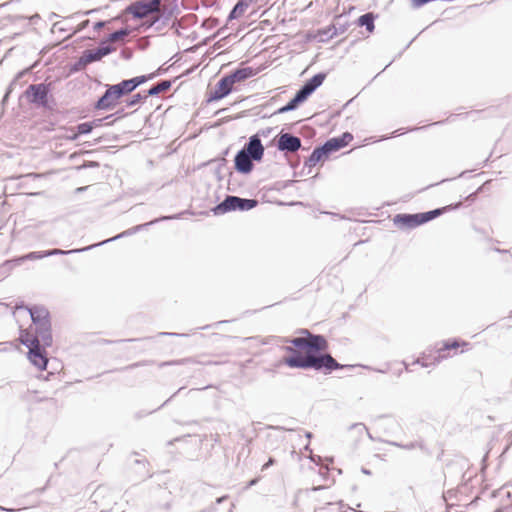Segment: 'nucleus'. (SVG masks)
<instances>
[{
    "mask_svg": "<svg viewBox=\"0 0 512 512\" xmlns=\"http://www.w3.org/2000/svg\"><path fill=\"white\" fill-rule=\"evenodd\" d=\"M299 336L285 338L284 342L289 343L285 350L289 356L282 360V363L290 368L313 369L325 375L335 370H353L356 365L341 364L327 352L329 343L322 334H314L308 329L298 330Z\"/></svg>",
    "mask_w": 512,
    "mask_h": 512,
    "instance_id": "1",
    "label": "nucleus"
},
{
    "mask_svg": "<svg viewBox=\"0 0 512 512\" xmlns=\"http://www.w3.org/2000/svg\"><path fill=\"white\" fill-rule=\"evenodd\" d=\"M20 308H24L28 311L32 325L34 328L29 327L26 329L31 336H37V338L44 342V346L51 347L53 344L52 336V324L51 315L49 310L44 305H21ZM24 330L20 328V331Z\"/></svg>",
    "mask_w": 512,
    "mask_h": 512,
    "instance_id": "2",
    "label": "nucleus"
},
{
    "mask_svg": "<svg viewBox=\"0 0 512 512\" xmlns=\"http://www.w3.org/2000/svg\"><path fill=\"white\" fill-rule=\"evenodd\" d=\"M462 206V202L458 201L443 207H438L425 212L418 213H398L395 214L392 221L400 230H411L423 224H426L437 217L449 211H454Z\"/></svg>",
    "mask_w": 512,
    "mask_h": 512,
    "instance_id": "3",
    "label": "nucleus"
},
{
    "mask_svg": "<svg viewBox=\"0 0 512 512\" xmlns=\"http://www.w3.org/2000/svg\"><path fill=\"white\" fill-rule=\"evenodd\" d=\"M21 97H24L30 105L47 111L54 110L56 106L52 83L41 82L30 84L22 93Z\"/></svg>",
    "mask_w": 512,
    "mask_h": 512,
    "instance_id": "4",
    "label": "nucleus"
},
{
    "mask_svg": "<svg viewBox=\"0 0 512 512\" xmlns=\"http://www.w3.org/2000/svg\"><path fill=\"white\" fill-rule=\"evenodd\" d=\"M20 343L28 348L27 358L30 363L39 370H46L48 366V353L44 342H40L37 336H31L27 330H21Z\"/></svg>",
    "mask_w": 512,
    "mask_h": 512,
    "instance_id": "5",
    "label": "nucleus"
},
{
    "mask_svg": "<svg viewBox=\"0 0 512 512\" xmlns=\"http://www.w3.org/2000/svg\"><path fill=\"white\" fill-rule=\"evenodd\" d=\"M258 205V200L254 198H242L235 195H226V197L211 211L214 215H222L233 211H249Z\"/></svg>",
    "mask_w": 512,
    "mask_h": 512,
    "instance_id": "6",
    "label": "nucleus"
},
{
    "mask_svg": "<svg viewBox=\"0 0 512 512\" xmlns=\"http://www.w3.org/2000/svg\"><path fill=\"white\" fill-rule=\"evenodd\" d=\"M275 145L277 150L283 153H295L300 149L307 150L302 147L301 139L289 132H284L282 129L273 140L270 141L268 146Z\"/></svg>",
    "mask_w": 512,
    "mask_h": 512,
    "instance_id": "7",
    "label": "nucleus"
},
{
    "mask_svg": "<svg viewBox=\"0 0 512 512\" xmlns=\"http://www.w3.org/2000/svg\"><path fill=\"white\" fill-rule=\"evenodd\" d=\"M184 214V212H181V213H178V214H174V215H168V216H161L159 218H156L154 220H151L149 222H146V223H143V224H139V225H136V226H133L111 238H108L106 240H103L99 243H95L93 244L94 245V248L96 247H99V246H103L107 243H110V242H113V241H116L118 239H121V238H124V237H127V236H131L137 232H140L144 229H146L147 227L151 226V225H154L156 223H159V222H162V221H168V220H172V219H180L182 217V215Z\"/></svg>",
    "mask_w": 512,
    "mask_h": 512,
    "instance_id": "8",
    "label": "nucleus"
},
{
    "mask_svg": "<svg viewBox=\"0 0 512 512\" xmlns=\"http://www.w3.org/2000/svg\"><path fill=\"white\" fill-rule=\"evenodd\" d=\"M125 11L134 19H142L159 11V0H142L129 4Z\"/></svg>",
    "mask_w": 512,
    "mask_h": 512,
    "instance_id": "9",
    "label": "nucleus"
},
{
    "mask_svg": "<svg viewBox=\"0 0 512 512\" xmlns=\"http://www.w3.org/2000/svg\"><path fill=\"white\" fill-rule=\"evenodd\" d=\"M345 17V14H338L334 17L335 23L328 25L326 27L320 28L317 31V35L320 37V42H327L335 36L343 34L347 31L349 27V22H340L341 19Z\"/></svg>",
    "mask_w": 512,
    "mask_h": 512,
    "instance_id": "10",
    "label": "nucleus"
},
{
    "mask_svg": "<svg viewBox=\"0 0 512 512\" xmlns=\"http://www.w3.org/2000/svg\"><path fill=\"white\" fill-rule=\"evenodd\" d=\"M234 90L231 81L224 74L215 84L214 89L207 94L206 102H216L227 97Z\"/></svg>",
    "mask_w": 512,
    "mask_h": 512,
    "instance_id": "11",
    "label": "nucleus"
},
{
    "mask_svg": "<svg viewBox=\"0 0 512 512\" xmlns=\"http://www.w3.org/2000/svg\"><path fill=\"white\" fill-rule=\"evenodd\" d=\"M119 104V100L116 97L113 87L111 84L105 85V91L93 104V108L96 111H110Z\"/></svg>",
    "mask_w": 512,
    "mask_h": 512,
    "instance_id": "12",
    "label": "nucleus"
},
{
    "mask_svg": "<svg viewBox=\"0 0 512 512\" xmlns=\"http://www.w3.org/2000/svg\"><path fill=\"white\" fill-rule=\"evenodd\" d=\"M239 150L251 156L258 163L263 160L265 154V146L262 144V141L258 139V136L255 137L253 135L248 138Z\"/></svg>",
    "mask_w": 512,
    "mask_h": 512,
    "instance_id": "13",
    "label": "nucleus"
},
{
    "mask_svg": "<svg viewBox=\"0 0 512 512\" xmlns=\"http://www.w3.org/2000/svg\"><path fill=\"white\" fill-rule=\"evenodd\" d=\"M234 169L237 173L242 175H249L255 168L254 162L255 159H252L251 156L246 153L238 150L234 156Z\"/></svg>",
    "mask_w": 512,
    "mask_h": 512,
    "instance_id": "14",
    "label": "nucleus"
},
{
    "mask_svg": "<svg viewBox=\"0 0 512 512\" xmlns=\"http://www.w3.org/2000/svg\"><path fill=\"white\" fill-rule=\"evenodd\" d=\"M330 149L327 147V145L324 143L319 144L314 147L311 154L305 159L304 161V167L312 169L315 167L319 162L327 160L331 155Z\"/></svg>",
    "mask_w": 512,
    "mask_h": 512,
    "instance_id": "15",
    "label": "nucleus"
},
{
    "mask_svg": "<svg viewBox=\"0 0 512 512\" xmlns=\"http://www.w3.org/2000/svg\"><path fill=\"white\" fill-rule=\"evenodd\" d=\"M115 51V47L110 44H105L103 40L100 41L99 47L93 50L83 51V56L88 64L100 61L103 57Z\"/></svg>",
    "mask_w": 512,
    "mask_h": 512,
    "instance_id": "16",
    "label": "nucleus"
},
{
    "mask_svg": "<svg viewBox=\"0 0 512 512\" xmlns=\"http://www.w3.org/2000/svg\"><path fill=\"white\" fill-rule=\"evenodd\" d=\"M257 74V70L250 66L239 65L237 68L226 73V76L234 86L237 83L244 82Z\"/></svg>",
    "mask_w": 512,
    "mask_h": 512,
    "instance_id": "17",
    "label": "nucleus"
},
{
    "mask_svg": "<svg viewBox=\"0 0 512 512\" xmlns=\"http://www.w3.org/2000/svg\"><path fill=\"white\" fill-rule=\"evenodd\" d=\"M468 345L469 342L459 338H450L443 341L441 347L436 351L437 355L435 356V363H440L443 359L447 358L448 354L446 352L459 347H466Z\"/></svg>",
    "mask_w": 512,
    "mask_h": 512,
    "instance_id": "18",
    "label": "nucleus"
},
{
    "mask_svg": "<svg viewBox=\"0 0 512 512\" xmlns=\"http://www.w3.org/2000/svg\"><path fill=\"white\" fill-rule=\"evenodd\" d=\"M326 77V72H318L304 81L299 89L309 98L323 84Z\"/></svg>",
    "mask_w": 512,
    "mask_h": 512,
    "instance_id": "19",
    "label": "nucleus"
},
{
    "mask_svg": "<svg viewBox=\"0 0 512 512\" xmlns=\"http://www.w3.org/2000/svg\"><path fill=\"white\" fill-rule=\"evenodd\" d=\"M353 140V135L346 131L342 135L337 137H332L325 141V144L330 149L331 153L339 151L340 149L346 147Z\"/></svg>",
    "mask_w": 512,
    "mask_h": 512,
    "instance_id": "20",
    "label": "nucleus"
},
{
    "mask_svg": "<svg viewBox=\"0 0 512 512\" xmlns=\"http://www.w3.org/2000/svg\"><path fill=\"white\" fill-rule=\"evenodd\" d=\"M179 13H180V10H179V7L176 2H174L169 7L163 9L161 11V14L158 17H154L155 21L158 24L156 26V30L157 31L161 30L163 27H165L168 24V22L172 18V16L178 15Z\"/></svg>",
    "mask_w": 512,
    "mask_h": 512,
    "instance_id": "21",
    "label": "nucleus"
},
{
    "mask_svg": "<svg viewBox=\"0 0 512 512\" xmlns=\"http://www.w3.org/2000/svg\"><path fill=\"white\" fill-rule=\"evenodd\" d=\"M253 0H238L227 16V23L243 16Z\"/></svg>",
    "mask_w": 512,
    "mask_h": 512,
    "instance_id": "22",
    "label": "nucleus"
},
{
    "mask_svg": "<svg viewBox=\"0 0 512 512\" xmlns=\"http://www.w3.org/2000/svg\"><path fill=\"white\" fill-rule=\"evenodd\" d=\"M377 17L378 15L373 12L364 13L355 20V25L365 27L367 32L372 33L375 30V20Z\"/></svg>",
    "mask_w": 512,
    "mask_h": 512,
    "instance_id": "23",
    "label": "nucleus"
},
{
    "mask_svg": "<svg viewBox=\"0 0 512 512\" xmlns=\"http://www.w3.org/2000/svg\"><path fill=\"white\" fill-rule=\"evenodd\" d=\"M171 80H161L156 84H153L149 89L145 90L148 97L158 96L161 92L167 91L171 88Z\"/></svg>",
    "mask_w": 512,
    "mask_h": 512,
    "instance_id": "24",
    "label": "nucleus"
},
{
    "mask_svg": "<svg viewBox=\"0 0 512 512\" xmlns=\"http://www.w3.org/2000/svg\"><path fill=\"white\" fill-rule=\"evenodd\" d=\"M92 249H94V245L93 244L88 245L86 247L76 248V249H71V250L49 249V250H45V254L47 255V257H49V256H56V255H69V254H76V253L86 252V251H89V250H92Z\"/></svg>",
    "mask_w": 512,
    "mask_h": 512,
    "instance_id": "25",
    "label": "nucleus"
},
{
    "mask_svg": "<svg viewBox=\"0 0 512 512\" xmlns=\"http://www.w3.org/2000/svg\"><path fill=\"white\" fill-rule=\"evenodd\" d=\"M87 65H88V63L82 54L80 56V58H78L75 62L67 64L66 68H67L68 72H67L66 76L69 77L75 73H78V72L84 70Z\"/></svg>",
    "mask_w": 512,
    "mask_h": 512,
    "instance_id": "26",
    "label": "nucleus"
},
{
    "mask_svg": "<svg viewBox=\"0 0 512 512\" xmlns=\"http://www.w3.org/2000/svg\"><path fill=\"white\" fill-rule=\"evenodd\" d=\"M308 100V97L302 93L300 89H298L295 93V95L286 103L287 108L290 109V111H295L299 108L300 105H302L305 101Z\"/></svg>",
    "mask_w": 512,
    "mask_h": 512,
    "instance_id": "27",
    "label": "nucleus"
},
{
    "mask_svg": "<svg viewBox=\"0 0 512 512\" xmlns=\"http://www.w3.org/2000/svg\"><path fill=\"white\" fill-rule=\"evenodd\" d=\"M131 31L132 30L129 26H124L120 29H117V30L109 33L102 40L104 41L105 44H108L109 42L118 40L124 36L129 35L131 33Z\"/></svg>",
    "mask_w": 512,
    "mask_h": 512,
    "instance_id": "28",
    "label": "nucleus"
},
{
    "mask_svg": "<svg viewBox=\"0 0 512 512\" xmlns=\"http://www.w3.org/2000/svg\"><path fill=\"white\" fill-rule=\"evenodd\" d=\"M186 387L185 386H182L180 387L175 393H173L166 401L163 402L162 405H160L158 408L154 409V410H151V411H138L134 414V418L135 419H141L147 415H150L156 411H158L159 409H161L162 407L166 406L168 403H170L172 401L173 398H175L178 394H180Z\"/></svg>",
    "mask_w": 512,
    "mask_h": 512,
    "instance_id": "29",
    "label": "nucleus"
},
{
    "mask_svg": "<svg viewBox=\"0 0 512 512\" xmlns=\"http://www.w3.org/2000/svg\"><path fill=\"white\" fill-rule=\"evenodd\" d=\"M148 96L145 91H140L136 94H133L131 97L125 100L126 107H134L136 105L143 104Z\"/></svg>",
    "mask_w": 512,
    "mask_h": 512,
    "instance_id": "30",
    "label": "nucleus"
},
{
    "mask_svg": "<svg viewBox=\"0 0 512 512\" xmlns=\"http://www.w3.org/2000/svg\"><path fill=\"white\" fill-rule=\"evenodd\" d=\"M229 153V148H226L220 156L214 158V159H210L206 162H203L199 167H205V166H208V165H211L212 163H219L220 166H226L227 164V160H226V156L228 155Z\"/></svg>",
    "mask_w": 512,
    "mask_h": 512,
    "instance_id": "31",
    "label": "nucleus"
},
{
    "mask_svg": "<svg viewBox=\"0 0 512 512\" xmlns=\"http://www.w3.org/2000/svg\"><path fill=\"white\" fill-rule=\"evenodd\" d=\"M75 130L78 131V135H87L93 131L91 121L82 122L75 126Z\"/></svg>",
    "mask_w": 512,
    "mask_h": 512,
    "instance_id": "32",
    "label": "nucleus"
},
{
    "mask_svg": "<svg viewBox=\"0 0 512 512\" xmlns=\"http://www.w3.org/2000/svg\"><path fill=\"white\" fill-rule=\"evenodd\" d=\"M118 84L120 85V87L123 89V91L127 95L131 94L134 90H136V87L134 85V82L132 81V78L124 79V80L120 81Z\"/></svg>",
    "mask_w": 512,
    "mask_h": 512,
    "instance_id": "33",
    "label": "nucleus"
},
{
    "mask_svg": "<svg viewBox=\"0 0 512 512\" xmlns=\"http://www.w3.org/2000/svg\"><path fill=\"white\" fill-rule=\"evenodd\" d=\"M113 117V115H107L102 118H95L91 121L93 129L101 127L103 125H112L114 121H110L109 123H105L106 120H109Z\"/></svg>",
    "mask_w": 512,
    "mask_h": 512,
    "instance_id": "34",
    "label": "nucleus"
},
{
    "mask_svg": "<svg viewBox=\"0 0 512 512\" xmlns=\"http://www.w3.org/2000/svg\"><path fill=\"white\" fill-rule=\"evenodd\" d=\"M389 444H391L393 446H396V447L403 448L405 450H412V449H415L417 447H419V448L423 447L422 443H420V442H410V443H407V444H401V443H398V442H389Z\"/></svg>",
    "mask_w": 512,
    "mask_h": 512,
    "instance_id": "35",
    "label": "nucleus"
},
{
    "mask_svg": "<svg viewBox=\"0 0 512 512\" xmlns=\"http://www.w3.org/2000/svg\"><path fill=\"white\" fill-rule=\"evenodd\" d=\"M185 363H195V361L192 358H184V359H180V360H171V361L161 362L159 364V366L164 367V366H171V365H182Z\"/></svg>",
    "mask_w": 512,
    "mask_h": 512,
    "instance_id": "36",
    "label": "nucleus"
},
{
    "mask_svg": "<svg viewBox=\"0 0 512 512\" xmlns=\"http://www.w3.org/2000/svg\"><path fill=\"white\" fill-rule=\"evenodd\" d=\"M414 364H419L422 367H429L431 365H436L437 363H435V357L433 358V361H430V358L423 354L421 357L414 361Z\"/></svg>",
    "mask_w": 512,
    "mask_h": 512,
    "instance_id": "37",
    "label": "nucleus"
},
{
    "mask_svg": "<svg viewBox=\"0 0 512 512\" xmlns=\"http://www.w3.org/2000/svg\"><path fill=\"white\" fill-rule=\"evenodd\" d=\"M118 19H119L118 17H114V18H111L110 20H99L93 24V29L95 31H100L102 28L106 27L108 24H110L114 21H117Z\"/></svg>",
    "mask_w": 512,
    "mask_h": 512,
    "instance_id": "38",
    "label": "nucleus"
},
{
    "mask_svg": "<svg viewBox=\"0 0 512 512\" xmlns=\"http://www.w3.org/2000/svg\"><path fill=\"white\" fill-rule=\"evenodd\" d=\"M46 257H47V255L45 254V250L44 251H33V252H29L28 254L25 255V259H27V260H38V259H43Z\"/></svg>",
    "mask_w": 512,
    "mask_h": 512,
    "instance_id": "39",
    "label": "nucleus"
},
{
    "mask_svg": "<svg viewBox=\"0 0 512 512\" xmlns=\"http://www.w3.org/2000/svg\"><path fill=\"white\" fill-rule=\"evenodd\" d=\"M422 128L423 127H421V129ZM419 129H420V127L409 128L408 130H406V132H410V131H414V130H419ZM404 133H405V131L403 130V128H400V129H397V130L393 131L390 135L383 136L382 140H386V139H390V138H393V137H397V136L402 135Z\"/></svg>",
    "mask_w": 512,
    "mask_h": 512,
    "instance_id": "40",
    "label": "nucleus"
},
{
    "mask_svg": "<svg viewBox=\"0 0 512 512\" xmlns=\"http://www.w3.org/2000/svg\"><path fill=\"white\" fill-rule=\"evenodd\" d=\"M489 183H490V181H489V180H488V181H486V182H485L482 186H480V187H479L475 192L470 193L468 196H466V197H465V201H466V202H470V203H471V202H474V201H475V199H476V197H477V194L481 193V192L483 191L484 187H485L486 185H488Z\"/></svg>",
    "mask_w": 512,
    "mask_h": 512,
    "instance_id": "41",
    "label": "nucleus"
},
{
    "mask_svg": "<svg viewBox=\"0 0 512 512\" xmlns=\"http://www.w3.org/2000/svg\"><path fill=\"white\" fill-rule=\"evenodd\" d=\"M274 128L273 127H266L263 129L258 130L253 136H258V139L261 140L262 137L266 138L268 137L272 132Z\"/></svg>",
    "mask_w": 512,
    "mask_h": 512,
    "instance_id": "42",
    "label": "nucleus"
},
{
    "mask_svg": "<svg viewBox=\"0 0 512 512\" xmlns=\"http://www.w3.org/2000/svg\"><path fill=\"white\" fill-rule=\"evenodd\" d=\"M34 68V65L31 67H27L21 71H19L15 77L13 78V83H17L21 78H23L25 75L30 74Z\"/></svg>",
    "mask_w": 512,
    "mask_h": 512,
    "instance_id": "43",
    "label": "nucleus"
},
{
    "mask_svg": "<svg viewBox=\"0 0 512 512\" xmlns=\"http://www.w3.org/2000/svg\"><path fill=\"white\" fill-rule=\"evenodd\" d=\"M100 8H94V9H90V10H87V11H78L76 13H74L71 17H80V16H88V15H92V14H95V13H98L100 12Z\"/></svg>",
    "mask_w": 512,
    "mask_h": 512,
    "instance_id": "44",
    "label": "nucleus"
},
{
    "mask_svg": "<svg viewBox=\"0 0 512 512\" xmlns=\"http://www.w3.org/2000/svg\"><path fill=\"white\" fill-rule=\"evenodd\" d=\"M111 86L114 89V92L116 94L117 99L120 101L124 96H127V94L123 91V89L120 87V85L117 84H111Z\"/></svg>",
    "mask_w": 512,
    "mask_h": 512,
    "instance_id": "45",
    "label": "nucleus"
},
{
    "mask_svg": "<svg viewBox=\"0 0 512 512\" xmlns=\"http://www.w3.org/2000/svg\"><path fill=\"white\" fill-rule=\"evenodd\" d=\"M90 24V20L89 19H86L84 21H82L81 23L78 24V26L74 29V31L72 32L71 36L83 31L84 29H86Z\"/></svg>",
    "mask_w": 512,
    "mask_h": 512,
    "instance_id": "46",
    "label": "nucleus"
},
{
    "mask_svg": "<svg viewBox=\"0 0 512 512\" xmlns=\"http://www.w3.org/2000/svg\"><path fill=\"white\" fill-rule=\"evenodd\" d=\"M157 22L155 21L154 17L153 18H150V19H147L145 20L143 23H142V28H143V31H146L152 27H155L157 26Z\"/></svg>",
    "mask_w": 512,
    "mask_h": 512,
    "instance_id": "47",
    "label": "nucleus"
},
{
    "mask_svg": "<svg viewBox=\"0 0 512 512\" xmlns=\"http://www.w3.org/2000/svg\"><path fill=\"white\" fill-rule=\"evenodd\" d=\"M349 429H357L359 432H363L364 430L367 431V435L370 439H373L372 435L367 430L366 426L363 423H354L352 424Z\"/></svg>",
    "mask_w": 512,
    "mask_h": 512,
    "instance_id": "48",
    "label": "nucleus"
},
{
    "mask_svg": "<svg viewBox=\"0 0 512 512\" xmlns=\"http://www.w3.org/2000/svg\"><path fill=\"white\" fill-rule=\"evenodd\" d=\"M157 336L159 337H163V336H170V337H187L188 334L186 333H176V332H159L157 334Z\"/></svg>",
    "mask_w": 512,
    "mask_h": 512,
    "instance_id": "49",
    "label": "nucleus"
},
{
    "mask_svg": "<svg viewBox=\"0 0 512 512\" xmlns=\"http://www.w3.org/2000/svg\"><path fill=\"white\" fill-rule=\"evenodd\" d=\"M120 56L124 60H130L133 57V51L129 48L122 49L120 52Z\"/></svg>",
    "mask_w": 512,
    "mask_h": 512,
    "instance_id": "50",
    "label": "nucleus"
},
{
    "mask_svg": "<svg viewBox=\"0 0 512 512\" xmlns=\"http://www.w3.org/2000/svg\"><path fill=\"white\" fill-rule=\"evenodd\" d=\"M132 81L134 82V85H135L136 89L140 85L146 83V79H145L144 75L135 76V77L132 78Z\"/></svg>",
    "mask_w": 512,
    "mask_h": 512,
    "instance_id": "51",
    "label": "nucleus"
},
{
    "mask_svg": "<svg viewBox=\"0 0 512 512\" xmlns=\"http://www.w3.org/2000/svg\"><path fill=\"white\" fill-rule=\"evenodd\" d=\"M147 363H148V361L136 362V363H133V364H130V365L124 367L123 370H130V369H133V368H136V367L144 366Z\"/></svg>",
    "mask_w": 512,
    "mask_h": 512,
    "instance_id": "52",
    "label": "nucleus"
},
{
    "mask_svg": "<svg viewBox=\"0 0 512 512\" xmlns=\"http://www.w3.org/2000/svg\"><path fill=\"white\" fill-rule=\"evenodd\" d=\"M227 322H228V321H226V320H225V321H217V322H215V323H213V324H208V325H205V326L199 327L198 329H201V330H207V329H209V328H211V327H217V326H219V325H221V324H224V323H227Z\"/></svg>",
    "mask_w": 512,
    "mask_h": 512,
    "instance_id": "53",
    "label": "nucleus"
},
{
    "mask_svg": "<svg viewBox=\"0 0 512 512\" xmlns=\"http://www.w3.org/2000/svg\"><path fill=\"white\" fill-rule=\"evenodd\" d=\"M71 134L67 137L69 140L75 141L79 138L78 131L75 130V127L70 128Z\"/></svg>",
    "mask_w": 512,
    "mask_h": 512,
    "instance_id": "54",
    "label": "nucleus"
},
{
    "mask_svg": "<svg viewBox=\"0 0 512 512\" xmlns=\"http://www.w3.org/2000/svg\"><path fill=\"white\" fill-rule=\"evenodd\" d=\"M276 463L275 458L269 457L267 462L262 466V471L268 469L270 466H273Z\"/></svg>",
    "mask_w": 512,
    "mask_h": 512,
    "instance_id": "55",
    "label": "nucleus"
},
{
    "mask_svg": "<svg viewBox=\"0 0 512 512\" xmlns=\"http://www.w3.org/2000/svg\"><path fill=\"white\" fill-rule=\"evenodd\" d=\"M112 115H113L112 118H114L113 121L115 122V120L121 119L125 116L124 109L121 108V109L117 110L115 113H113Z\"/></svg>",
    "mask_w": 512,
    "mask_h": 512,
    "instance_id": "56",
    "label": "nucleus"
},
{
    "mask_svg": "<svg viewBox=\"0 0 512 512\" xmlns=\"http://www.w3.org/2000/svg\"><path fill=\"white\" fill-rule=\"evenodd\" d=\"M288 112H291L289 108H287V104L281 106L280 108H278L272 115H278V114H284V113H288Z\"/></svg>",
    "mask_w": 512,
    "mask_h": 512,
    "instance_id": "57",
    "label": "nucleus"
},
{
    "mask_svg": "<svg viewBox=\"0 0 512 512\" xmlns=\"http://www.w3.org/2000/svg\"><path fill=\"white\" fill-rule=\"evenodd\" d=\"M189 436H190V435L188 434V435H185V436L176 437V438H174V439H172V440H169V441L167 442V445H168V446H171V445H173L175 442L183 441V440H185V439H186L187 437H189Z\"/></svg>",
    "mask_w": 512,
    "mask_h": 512,
    "instance_id": "58",
    "label": "nucleus"
},
{
    "mask_svg": "<svg viewBox=\"0 0 512 512\" xmlns=\"http://www.w3.org/2000/svg\"><path fill=\"white\" fill-rule=\"evenodd\" d=\"M259 480H260V477H256V478L251 479V480L246 484L245 488H246V489H249V488H251V487L255 486V485L259 482Z\"/></svg>",
    "mask_w": 512,
    "mask_h": 512,
    "instance_id": "59",
    "label": "nucleus"
},
{
    "mask_svg": "<svg viewBox=\"0 0 512 512\" xmlns=\"http://www.w3.org/2000/svg\"><path fill=\"white\" fill-rule=\"evenodd\" d=\"M222 167L223 166H220V164L218 163L217 167L215 168V175H216L218 181H221L223 179V176L221 175Z\"/></svg>",
    "mask_w": 512,
    "mask_h": 512,
    "instance_id": "60",
    "label": "nucleus"
},
{
    "mask_svg": "<svg viewBox=\"0 0 512 512\" xmlns=\"http://www.w3.org/2000/svg\"><path fill=\"white\" fill-rule=\"evenodd\" d=\"M310 460L315 463L316 465H320L322 461V457L319 455H311Z\"/></svg>",
    "mask_w": 512,
    "mask_h": 512,
    "instance_id": "61",
    "label": "nucleus"
},
{
    "mask_svg": "<svg viewBox=\"0 0 512 512\" xmlns=\"http://www.w3.org/2000/svg\"><path fill=\"white\" fill-rule=\"evenodd\" d=\"M16 83H13V81H11V83L8 85V87L6 88V91H5V98H9L11 92L13 91V87Z\"/></svg>",
    "mask_w": 512,
    "mask_h": 512,
    "instance_id": "62",
    "label": "nucleus"
},
{
    "mask_svg": "<svg viewBox=\"0 0 512 512\" xmlns=\"http://www.w3.org/2000/svg\"><path fill=\"white\" fill-rule=\"evenodd\" d=\"M294 182H295L294 180H286L284 182H279L278 184H280L282 186V188H287V187L293 185Z\"/></svg>",
    "mask_w": 512,
    "mask_h": 512,
    "instance_id": "63",
    "label": "nucleus"
},
{
    "mask_svg": "<svg viewBox=\"0 0 512 512\" xmlns=\"http://www.w3.org/2000/svg\"><path fill=\"white\" fill-rule=\"evenodd\" d=\"M299 164H300V161H299V160L289 162V165H290V167H291L292 169H296V168H298Z\"/></svg>",
    "mask_w": 512,
    "mask_h": 512,
    "instance_id": "64",
    "label": "nucleus"
}]
</instances>
